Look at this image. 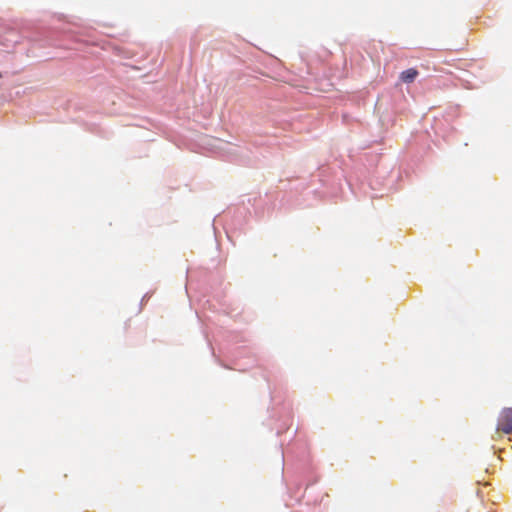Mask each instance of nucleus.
Listing matches in <instances>:
<instances>
[{"label":"nucleus","mask_w":512,"mask_h":512,"mask_svg":"<svg viewBox=\"0 0 512 512\" xmlns=\"http://www.w3.org/2000/svg\"><path fill=\"white\" fill-rule=\"evenodd\" d=\"M497 431L504 434L512 433V408H504L497 420Z\"/></svg>","instance_id":"obj_1"},{"label":"nucleus","mask_w":512,"mask_h":512,"mask_svg":"<svg viewBox=\"0 0 512 512\" xmlns=\"http://www.w3.org/2000/svg\"><path fill=\"white\" fill-rule=\"evenodd\" d=\"M418 76V71L415 68H409L400 74V79L404 83H412Z\"/></svg>","instance_id":"obj_2"}]
</instances>
